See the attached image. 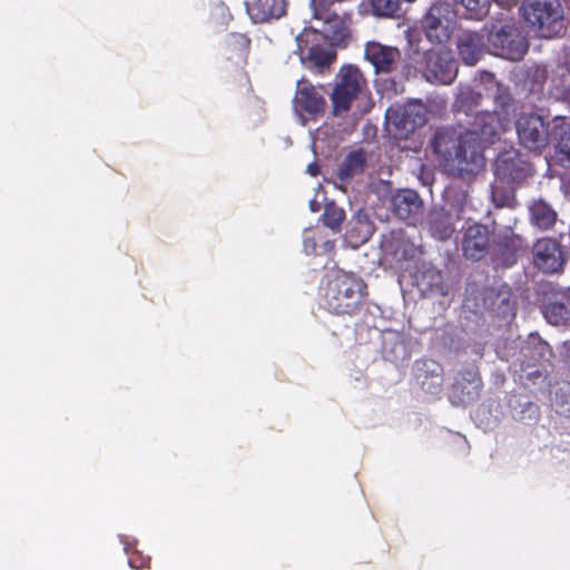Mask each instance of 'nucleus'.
I'll return each instance as SVG.
<instances>
[{"label":"nucleus","instance_id":"9d476101","mask_svg":"<svg viewBox=\"0 0 570 570\" xmlns=\"http://www.w3.org/2000/svg\"><path fill=\"white\" fill-rule=\"evenodd\" d=\"M453 18L450 3H433L422 19V29L430 42L443 43L450 38L449 24Z\"/></svg>","mask_w":570,"mask_h":570},{"label":"nucleus","instance_id":"20e7f679","mask_svg":"<svg viewBox=\"0 0 570 570\" xmlns=\"http://www.w3.org/2000/svg\"><path fill=\"white\" fill-rule=\"evenodd\" d=\"M367 81L362 71L355 66H343L331 94L332 114L334 117H345L355 100L364 97Z\"/></svg>","mask_w":570,"mask_h":570},{"label":"nucleus","instance_id":"2f4dec72","mask_svg":"<svg viewBox=\"0 0 570 570\" xmlns=\"http://www.w3.org/2000/svg\"><path fill=\"white\" fill-rule=\"evenodd\" d=\"M151 559L148 556H142L141 552L134 550L128 552V563L132 569H146L150 567Z\"/></svg>","mask_w":570,"mask_h":570},{"label":"nucleus","instance_id":"4be33fe9","mask_svg":"<svg viewBox=\"0 0 570 570\" xmlns=\"http://www.w3.org/2000/svg\"><path fill=\"white\" fill-rule=\"evenodd\" d=\"M422 207L419 194L412 189H402L392 197V209L400 219H409Z\"/></svg>","mask_w":570,"mask_h":570},{"label":"nucleus","instance_id":"1a4fd4ad","mask_svg":"<svg viewBox=\"0 0 570 570\" xmlns=\"http://www.w3.org/2000/svg\"><path fill=\"white\" fill-rule=\"evenodd\" d=\"M326 106L324 95L308 79L297 80L293 108L298 117L315 120L324 115Z\"/></svg>","mask_w":570,"mask_h":570},{"label":"nucleus","instance_id":"cd10ccee","mask_svg":"<svg viewBox=\"0 0 570 570\" xmlns=\"http://www.w3.org/2000/svg\"><path fill=\"white\" fill-rule=\"evenodd\" d=\"M456 4L464 8V16L468 19L481 20L490 9L491 0H454Z\"/></svg>","mask_w":570,"mask_h":570},{"label":"nucleus","instance_id":"9b49d317","mask_svg":"<svg viewBox=\"0 0 570 570\" xmlns=\"http://www.w3.org/2000/svg\"><path fill=\"white\" fill-rule=\"evenodd\" d=\"M320 33L313 29H304L297 37V52L304 62L311 67L323 69L330 67L336 59L333 51H328L320 43Z\"/></svg>","mask_w":570,"mask_h":570},{"label":"nucleus","instance_id":"dca6fc26","mask_svg":"<svg viewBox=\"0 0 570 570\" xmlns=\"http://www.w3.org/2000/svg\"><path fill=\"white\" fill-rule=\"evenodd\" d=\"M494 246L497 259L507 267L514 265L518 256L527 249L525 240L511 228H507L497 236Z\"/></svg>","mask_w":570,"mask_h":570},{"label":"nucleus","instance_id":"2eb2a0df","mask_svg":"<svg viewBox=\"0 0 570 570\" xmlns=\"http://www.w3.org/2000/svg\"><path fill=\"white\" fill-rule=\"evenodd\" d=\"M364 56L376 73H391L400 62L401 51L396 47L368 41L365 45Z\"/></svg>","mask_w":570,"mask_h":570},{"label":"nucleus","instance_id":"bb28decb","mask_svg":"<svg viewBox=\"0 0 570 570\" xmlns=\"http://www.w3.org/2000/svg\"><path fill=\"white\" fill-rule=\"evenodd\" d=\"M482 95L469 87L460 90L455 98L454 107L459 111L469 115L473 108L478 107L481 102Z\"/></svg>","mask_w":570,"mask_h":570},{"label":"nucleus","instance_id":"7c9ffc66","mask_svg":"<svg viewBox=\"0 0 570 570\" xmlns=\"http://www.w3.org/2000/svg\"><path fill=\"white\" fill-rule=\"evenodd\" d=\"M226 47L230 51H237L240 57H245L249 51L250 40L243 33H230L226 39Z\"/></svg>","mask_w":570,"mask_h":570},{"label":"nucleus","instance_id":"393cba45","mask_svg":"<svg viewBox=\"0 0 570 570\" xmlns=\"http://www.w3.org/2000/svg\"><path fill=\"white\" fill-rule=\"evenodd\" d=\"M543 315L550 324H566L570 321V297L562 296L560 299L549 302L543 307Z\"/></svg>","mask_w":570,"mask_h":570},{"label":"nucleus","instance_id":"4468645a","mask_svg":"<svg viewBox=\"0 0 570 570\" xmlns=\"http://www.w3.org/2000/svg\"><path fill=\"white\" fill-rule=\"evenodd\" d=\"M387 120L395 128V136L407 138L426 122V110L420 102H409L396 110H389Z\"/></svg>","mask_w":570,"mask_h":570},{"label":"nucleus","instance_id":"a211bd4d","mask_svg":"<svg viewBox=\"0 0 570 570\" xmlns=\"http://www.w3.org/2000/svg\"><path fill=\"white\" fill-rule=\"evenodd\" d=\"M459 56L468 66H474L484 53V38L476 31L465 30L456 41Z\"/></svg>","mask_w":570,"mask_h":570},{"label":"nucleus","instance_id":"f03ea898","mask_svg":"<svg viewBox=\"0 0 570 570\" xmlns=\"http://www.w3.org/2000/svg\"><path fill=\"white\" fill-rule=\"evenodd\" d=\"M367 284L354 273L340 271L326 284L324 307L338 316H356L366 305Z\"/></svg>","mask_w":570,"mask_h":570},{"label":"nucleus","instance_id":"ddd939ff","mask_svg":"<svg viewBox=\"0 0 570 570\" xmlns=\"http://www.w3.org/2000/svg\"><path fill=\"white\" fill-rule=\"evenodd\" d=\"M533 265L544 274L561 273L566 259L558 240L550 237L539 238L532 247Z\"/></svg>","mask_w":570,"mask_h":570},{"label":"nucleus","instance_id":"6ab92c4d","mask_svg":"<svg viewBox=\"0 0 570 570\" xmlns=\"http://www.w3.org/2000/svg\"><path fill=\"white\" fill-rule=\"evenodd\" d=\"M287 0H255L247 3V12L255 23L269 22L285 16Z\"/></svg>","mask_w":570,"mask_h":570},{"label":"nucleus","instance_id":"412c9836","mask_svg":"<svg viewBox=\"0 0 570 570\" xmlns=\"http://www.w3.org/2000/svg\"><path fill=\"white\" fill-rule=\"evenodd\" d=\"M497 175L511 181H522L531 175V165L519 156L499 159Z\"/></svg>","mask_w":570,"mask_h":570},{"label":"nucleus","instance_id":"0eeeda50","mask_svg":"<svg viewBox=\"0 0 570 570\" xmlns=\"http://www.w3.org/2000/svg\"><path fill=\"white\" fill-rule=\"evenodd\" d=\"M489 45L497 56L517 61L528 51V41L512 21L493 23L488 33Z\"/></svg>","mask_w":570,"mask_h":570},{"label":"nucleus","instance_id":"f8f14e48","mask_svg":"<svg viewBox=\"0 0 570 570\" xmlns=\"http://www.w3.org/2000/svg\"><path fill=\"white\" fill-rule=\"evenodd\" d=\"M491 247V232L481 223H473L462 229L460 248L465 259L480 262Z\"/></svg>","mask_w":570,"mask_h":570},{"label":"nucleus","instance_id":"473e14b6","mask_svg":"<svg viewBox=\"0 0 570 570\" xmlns=\"http://www.w3.org/2000/svg\"><path fill=\"white\" fill-rule=\"evenodd\" d=\"M464 381L471 383L474 389H479L482 385L481 377L476 370L470 368L462 373Z\"/></svg>","mask_w":570,"mask_h":570},{"label":"nucleus","instance_id":"7ed1b4c3","mask_svg":"<svg viewBox=\"0 0 570 570\" xmlns=\"http://www.w3.org/2000/svg\"><path fill=\"white\" fill-rule=\"evenodd\" d=\"M406 58L407 76L413 70L414 73H421L426 81L439 85H450L456 77V62L449 51L421 50L419 43L411 38Z\"/></svg>","mask_w":570,"mask_h":570},{"label":"nucleus","instance_id":"c9c22d12","mask_svg":"<svg viewBox=\"0 0 570 570\" xmlns=\"http://www.w3.org/2000/svg\"><path fill=\"white\" fill-rule=\"evenodd\" d=\"M500 7L504 9H511L519 0H494Z\"/></svg>","mask_w":570,"mask_h":570},{"label":"nucleus","instance_id":"a878e982","mask_svg":"<svg viewBox=\"0 0 570 570\" xmlns=\"http://www.w3.org/2000/svg\"><path fill=\"white\" fill-rule=\"evenodd\" d=\"M345 219V212L338 207L335 203L331 202L325 204L324 212L321 216V220L324 226L332 229L334 233L341 230V226Z\"/></svg>","mask_w":570,"mask_h":570},{"label":"nucleus","instance_id":"39448f33","mask_svg":"<svg viewBox=\"0 0 570 570\" xmlns=\"http://www.w3.org/2000/svg\"><path fill=\"white\" fill-rule=\"evenodd\" d=\"M520 12L525 22L541 37L552 38L563 28V9L560 0H523Z\"/></svg>","mask_w":570,"mask_h":570},{"label":"nucleus","instance_id":"5701e85b","mask_svg":"<svg viewBox=\"0 0 570 570\" xmlns=\"http://www.w3.org/2000/svg\"><path fill=\"white\" fill-rule=\"evenodd\" d=\"M531 223L542 230L553 227L557 220V213L542 199L534 200L530 208Z\"/></svg>","mask_w":570,"mask_h":570},{"label":"nucleus","instance_id":"72a5a7b5","mask_svg":"<svg viewBox=\"0 0 570 570\" xmlns=\"http://www.w3.org/2000/svg\"><path fill=\"white\" fill-rule=\"evenodd\" d=\"M306 173L312 177H317L321 174V166L317 161L307 165Z\"/></svg>","mask_w":570,"mask_h":570},{"label":"nucleus","instance_id":"f3484780","mask_svg":"<svg viewBox=\"0 0 570 570\" xmlns=\"http://www.w3.org/2000/svg\"><path fill=\"white\" fill-rule=\"evenodd\" d=\"M414 376L421 389L429 394H436L443 384V368L433 360H419L414 365Z\"/></svg>","mask_w":570,"mask_h":570},{"label":"nucleus","instance_id":"e433bc0d","mask_svg":"<svg viewBox=\"0 0 570 570\" xmlns=\"http://www.w3.org/2000/svg\"><path fill=\"white\" fill-rule=\"evenodd\" d=\"M567 7L570 9V0H564Z\"/></svg>","mask_w":570,"mask_h":570},{"label":"nucleus","instance_id":"423d86ee","mask_svg":"<svg viewBox=\"0 0 570 570\" xmlns=\"http://www.w3.org/2000/svg\"><path fill=\"white\" fill-rule=\"evenodd\" d=\"M468 200L464 190H450L443 206H434L428 214L426 224L431 235L439 240H446L455 232V223L462 219Z\"/></svg>","mask_w":570,"mask_h":570},{"label":"nucleus","instance_id":"c756f323","mask_svg":"<svg viewBox=\"0 0 570 570\" xmlns=\"http://www.w3.org/2000/svg\"><path fill=\"white\" fill-rule=\"evenodd\" d=\"M546 345L542 343L538 344H525L521 347V355L524 357L521 361L522 367H531L537 365L544 357Z\"/></svg>","mask_w":570,"mask_h":570},{"label":"nucleus","instance_id":"f257e3e1","mask_svg":"<svg viewBox=\"0 0 570 570\" xmlns=\"http://www.w3.org/2000/svg\"><path fill=\"white\" fill-rule=\"evenodd\" d=\"M513 104V98L502 92L495 97V106L501 110L476 112L470 128H439L431 140V146L440 164L459 178L473 177L483 170L484 144L495 142L509 130Z\"/></svg>","mask_w":570,"mask_h":570},{"label":"nucleus","instance_id":"6e6552de","mask_svg":"<svg viewBox=\"0 0 570 570\" xmlns=\"http://www.w3.org/2000/svg\"><path fill=\"white\" fill-rule=\"evenodd\" d=\"M550 124L535 112H524L515 121V130L521 146L530 151L541 153L550 138Z\"/></svg>","mask_w":570,"mask_h":570},{"label":"nucleus","instance_id":"f704fd0d","mask_svg":"<svg viewBox=\"0 0 570 570\" xmlns=\"http://www.w3.org/2000/svg\"><path fill=\"white\" fill-rule=\"evenodd\" d=\"M316 242L314 238H304V249L307 254H313L316 250Z\"/></svg>","mask_w":570,"mask_h":570},{"label":"nucleus","instance_id":"b1692460","mask_svg":"<svg viewBox=\"0 0 570 570\" xmlns=\"http://www.w3.org/2000/svg\"><path fill=\"white\" fill-rule=\"evenodd\" d=\"M366 166V155L363 149L351 151L344 158L338 168L337 176L342 181H346L364 171Z\"/></svg>","mask_w":570,"mask_h":570},{"label":"nucleus","instance_id":"aec40b11","mask_svg":"<svg viewBox=\"0 0 570 570\" xmlns=\"http://www.w3.org/2000/svg\"><path fill=\"white\" fill-rule=\"evenodd\" d=\"M374 230V224L368 216L360 213L348 222L344 238L351 247L357 248L372 237Z\"/></svg>","mask_w":570,"mask_h":570},{"label":"nucleus","instance_id":"c85d7f7f","mask_svg":"<svg viewBox=\"0 0 570 570\" xmlns=\"http://www.w3.org/2000/svg\"><path fill=\"white\" fill-rule=\"evenodd\" d=\"M556 158L561 166L570 167V127L560 128L556 145Z\"/></svg>","mask_w":570,"mask_h":570}]
</instances>
